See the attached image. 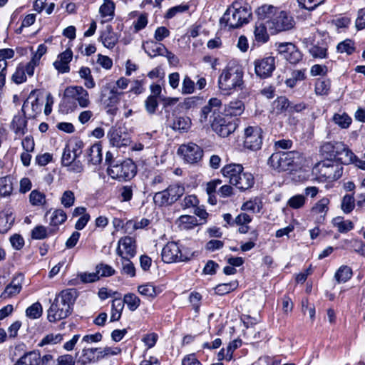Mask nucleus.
Wrapping results in <instances>:
<instances>
[{"instance_id": "nucleus-1", "label": "nucleus", "mask_w": 365, "mask_h": 365, "mask_svg": "<svg viewBox=\"0 0 365 365\" xmlns=\"http://www.w3.org/2000/svg\"><path fill=\"white\" fill-rule=\"evenodd\" d=\"M77 298L75 289L61 291L54 299L48 310V319L54 322L68 317L72 312V306Z\"/></svg>"}, {"instance_id": "nucleus-2", "label": "nucleus", "mask_w": 365, "mask_h": 365, "mask_svg": "<svg viewBox=\"0 0 365 365\" xmlns=\"http://www.w3.org/2000/svg\"><path fill=\"white\" fill-rule=\"evenodd\" d=\"M243 71L240 66L229 64L225 68L218 78V86L225 94H230L243 88Z\"/></svg>"}, {"instance_id": "nucleus-3", "label": "nucleus", "mask_w": 365, "mask_h": 365, "mask_svg": "<svg viewBox=\"0 0 365 365\" xmlns=\"http://www.w3.org/2000/svg\"><path fill=\"white\" fill-rule=\"evenodd\" d=\"M252 14L247 6L240 2H234L226 10L220 20L221 26L236 29L249 22Z\"/></svg>"}, {"instance_id": "nucleus-4", "label": "nucleus", "mask_w": 365, "mask_h": 365, "mask_svg": "<svg viewBox=\"0 0 365 365\" xmlns=\"http://www.w3.org/2000/svg\"><path fill=\"white\" fill-rule=\"evenodd\" d=\"M108 175L119 181L130 180L136 175L137 168L131 159H126L110 165L107 169Z\"/></svg>"}, {"instance_id": "nucleus-5", "label": "nucleus", "mask_w": 365, "mask_h": 365, "mask_svg": "<svg viewBox=\"0 0 365 365\" xmlns=\"http://www.w3.org/2000/svg\"><path fill=\"white\" fill-rule=\"evenodd\" d=\"M184 192L183 186L178 184L170 185L163 190L155 192L153 202L158 207L170 206L177 202Z\"/></svg>"}, {"instance_id": "nucleus-6", "label": "nucleus", "mask_w": 365, "mask_h": 365, "mask_svg": "<svg viewBox=\"0 0 365 365\" xmlns=\"http://www.w3.org/2000/svg\"><path fill=\"white\" fill-rule=\"evenodd\" d=\"M295 152H277L268 159V165L277 172L292 170L294 168Z\"/></svg>"}, {"instance_id": "nucleus-7", "label": "nucleus", "mask_w": 365, "mask_h": 365, "mask_svg": "<svg viewBox=\"0 0 365 365\" xmlns=\"http://www.w3.org/2000/svg\"><path fill=\"white\" fill-rule=\"evenodd\" d=\"M63 98L68 103L76 101L81 108H87L91 104L88 92L80 86L67 87L64 91Z\"/></svg>"}, {"instance_id": "nucleus-8", "label": "nucleus", "mask_w": 365, "mask_h": 365, "mask_svg": "<svg viewBox=\"0 0 365 365\" xmlns=\"http://www.w3.org/2000/svg\"><path fill=\"white\" fill-rule=\"evenodd\" d=\"M245 147L257 150L261 148L262 144V130L257 125L249 126L245 130Z\"/></svg>"}, {"instance_id": "nucleus-9", "label": "nucleus", "mask_w": 365, "mask_h": 365, "mask_svg": "<svg viewBox=\"0 0 365 365\" xmlns=\"http://www.w3.org/2000/svg\"><path fill=\"white\" fill-rule=\"evenodd\" d=\"M53 361V356L46 354L41 356L36 351L24 354L14 365H47Z\"/></svg>"}, {"instance_id": "nucleus-10", "label": "nucleus", "mask_w": 365, "mask_h": 365, "mask_svg": "<svg viewBox=\"0 0 365 365\" xmlns=\"http://www.w3.org/2000/svg\"><path fill=\"white\" fill-rule=\"evenodd\" d=\"M319 167L320 176L328 181L338 180L343 173V166L338 163L329 161L319 164Z\"/></svg>"}, {"instance_id": "nucleus-11", "label": "nucleus", "mask_w": 365, "mask_h": 365, "mask_svg": "<svg viewBox=\"0 0 365 365\" xmlns=\"http://www.w3.org/2000/svg\"><path fill=\"white\" fill-rule=\"evenodd\" d=\"M211 127L217 135L223 138L232 133L237 128L236 124L230 118L222 114L213 119Z\"/></svg>"}, {"instance_id": "nucleus-12", "label": "nucleus", "mask_w": 365, "mask_h": 365, "mask_svg": "<svg viewBox=\"0 0 365 365\" xmlns=\"http://www.w3.org/2000/svg\"><path fill=\"white\" fill-rule=\"evenodd\" d=\"M178 153L183 157L185 161L191 164L199 162L203 156L202 149L192 143L180 145Z\"/></svg>"}, {"instance_id": "nucleus-13", "label": "nucleus", "mask_w": 365, "mask_h": 365, "mask_svg": "<svg viewBox=\"0 0 365 365\" xmlns=\"http://www.w3.org/2000/svg\"><path fill=\"white\" fill-rule=\"evenodd\" d=\"M162 259L166 263H172L175 262L187 261L188 258L185 257L178 245L175 242H169L163 248Z\"/></svg>"}, {"instance_id": "nucleus-14", "label": "nucleus", "mask_w": 365, "mask_h": 365, "mask_svg": "<svg viewBox=\"0 0 365 365\" xmlns=\"http://www.w3.org/2000/svg\"><path fill=\"white\" fill-rule=\"evenodd\" d=\"M136 240L134 237L125 236L118 242L116 254L120 257L133 258L137 253Z\"/></svg>"}, {"instance_id": "nucleus-15", "label": "nucleus", "mask_w": 365, "mask_h": 365, "mask_svg": "<svg viewBox=\"0 0 365 365\" xmlns=\"http://www.w3.org/2000/svg\"><path fill=\"white\" fill-rule=\"evenodd\" d=\"M256 75L260 78L271 76L275 69V58L272 56L256 60L254 63Z\"/></svg>"}, {"instance_id": "nucleus-16", "label": "nucleus", "mask_w": 365, "mask_h": 365, "mask_svg": "<svg viewBox=\"0 0 365 365\" xmlns=\"http://www.w3.org/2000/svg\"><path fill=\"white\" fill-rule=\"evenodd\" d=\"M121 94L123 93L119 92L116 87L107 83L101 91V101L106 107H113L119 102Z\"/></svg>"}, {"instance_id": "nucleus-17", "label": "nucleus", "mask_w": 365, "mask_h": 365, "mask_svg": "<svg viewBox=\"0 0 365 365\" xmlns=\"http://www.w3.org/2000/svg\"><path fill=\"white\" fill-rule=\"evenodd\" d=\"M278 51L290 63L295 64L302 60V55L301 52L293 43H280L278 46Z\"/></svg>"}, {"instance_id": "nucleus-18", "label": "nucleus", "mask_w": 365, "mask_h": 365, "mask_svg": "<svg viewBox=\"0 0 365 365\" xmlns=\"http://www.w3.org/2000/svg\"><path fill=\"white\" fill-rule=\"evenodd\" d=\"M273 28L277 32L287 31L294 26L293 18L285 11H280L278 16L272 21Z\"/></svg>"}, {"instance_id": "nucleus-19", "label": "nucleus", "mask_w": 365, "mask_h": 365, "mask_svg": "<svg viewBox=\"0 0 365 365\" xmlns=\"http://www.w3.org/2000/svg\"><path fill=\"white\" fill-rule=\"evenodd\" d=\"M108 138L110 144L118 148L127 146L130 143L128 133L123 132L120 128H111L108 133Z\"/></svg>"}, {"instance_id": "nucleus-20", "label": "nucleus", "mask_w": 365, "mask_h": 365, "mask_svg": "<svg viewBox=\"0 0 365 365\" xmlns=\"http://www.w3.org/2000/svg\"><path fill=\"white\" fill-rule=\"evenodd\" d=\"M72 58L73 52L68 48L58 56L57 59L53 62V66L59 73H68L70 71L69 63Z\"/></svg>"}, {"instance_id": "nucleus-21", "label": "nucleus", "mask_w": 365, "mask_h": 365, "mask_svg": "<svg viewBox=\"0 0 365 365\" xmlns=\"http://www.w3.org/2000/svg\"><path fill=\"white\" fill-rule=\"evenodd\" d=\"M24 275L17 274L13 278L12 281L5 287L4 292L1 294V297L4 299L10 298L19 294L22 288V282Z\"/></svg>"}, {"instance_id": "nucleus-22", "label": "nucleus", "mask_w": 365, "mask_h": 365, "mask_svg": "<svg viewBox=\"0 0 365 365\" xmlns=\"http://www.w3.org/2000/svg\"><path fill=\"white\" fill-rule=\"evenodd\" d=\"M31 94L29 98L24 101L21 109L24 115L27 116L29 118H35L38 114L41 113L42 107V103L39 102L38 98H36L32 101H29V99L31 98Z\"/></svg>"}, {"instance_id": "nucleus-23", "label": "nucleus", "mask_w": 365, "mask_h": 365, "mask_svg": "<svg viewBox=\"0 0 365 365\" xmlns=\"http://www.w3.org/2000/svg\"><path fill=\"white\" fill-rule=\"evenodd\" d=\"M329 202L330 201L327 197H323L312 207V212L319 215L316 219L317 223H324L325 217L329 210Z\"/></svg>"}, {"instance_id": "nucleus-24", "label": "nucleus", "mask_w": 365, "mask_h": 365, "mask_svg": "<svg viewBox=\"0 0 365 365\" xmlns=\"http://www.w3.org/2000/svg\"><path fill=\"white\" fill-rule=\"evenodd\" d=\"M98 355V348L87 347L86 346H83L81 355L79 356L78 362L81 363V365L94 363L100 360Z\"/></svg>"}, {"instance_id": "nucleus-25", "label": "nucleus", "mask_w": 365, "mask_h": 365, "mask_svg": "<svg viewBox=\"0 0 365 365\" xmlns=\"http://www.w3.org/2000/svg\"><path fill=\"white\" fill-rule=\"evenodd\" d=\"M344 149V144L342 142H327L322 146L320 151L327 158H334L339 151Z\"/></svg>"}, {"instance_id": "nucleus-26", "label": "nucleus", "mask_w": 365, "mask_h": 365, "mask_svg": "<svg viewBox=\"0 0 365 365\" xmlns=\"http://www.w3.org/2000/svg\"><path fill=\"white\" fill-rule=\"evenodd\" d=\"M86 157L88 163L92 165H98L103 160L102 148L99 143H95L91 145L86 151Z\"/></svg>"}, {"instance_id": "nucleus-27", "label": "nucleus", "mask_w": 365, "mask_h": 365, "mask_svg": "<svg viewBox=\"0 0 365 365\" xmlns=\"http://www.w3.org/2000/svg\"><path fill=\"white\" fill-rule=\"evenodd\" d=\"M143 48L151 58L157 56H164V52L166 51V47L163 44L154 41H146L143 44Z\"/></svg>"}, {"instance_id": "nucleus-28", "label": "nucleus", "mask_w": 365, "mask_h": 365, "mask_svg": "<svg viewBox=\"0 0 365 365\" xmlns=\"http://www.w3.org/2000/svg\"><path fill=\"white\" fill-rule=\"evenodd\" d=\"M104 46L108 48H113L118 43V37L110 26H106V29L102 32L100 36Z\"/></svg>"}, {"instance_id": "nucleus-29", "label": "nucleus", "mask_w": 365, "mask_h": 365, "mask_svg": "<svg viewBox=\"0 0 365 365\" xmlns=\"http://www.w3.org/2000/svg\"><path fill=\"white\" fill-rule=\"evenodd\" d=\"M242 171L243 167L240 164L226 165L221 170L222 175L229 178L230 183L232 185Z\"/></svg>"}, {"instance_id": "nucleus-30", "label": "nucleus", "mask_w": 365, "mask_h": 365, "mask_svg": "<svg viewBox=\"0 0 365 365\" xmlns=\"http://www.w3.org/2000/svg\"><path fill=\"white\" fill-rule=\"evenodd\" d=\"M254 184V177L250 173H244L243 171L239 175L236 180L233 182V185L236 186L238 189L246 190Z\"/></svg>"}, {"instance_id": "nucleus-31", "label": "nucleus", "mask_w": 365, "mask_h": 365, "mask_svg": "<svg viewBox=\"0 0 365 365\" xmlns=\"http://www.w3.org/2000/svg\"><path fill=\"white\" fill-rule=\"evenodd\" d=\"M26 117L20 115H15L11 122V129L16 135V138H20L24 135L27 131V120Z\"/></svg>"}, {"instance_id": "nucleus-32", "label": "nucleus", "mask_w": 365, "mask_h": 365, "mask_svg": "<svg viewBox=\"0 0 365 365\" xmlns=\"http://www.w3.org/2000/svg\"><path fill=\"white\" fill-rule=\"evenodd\" d=\"M169 125L174 130L187 131L190 128L191 120L187 116H176Z\"/></svg>"}, {"instance_id": "nucleus-33", "label": "nucleus", "mask_w": 365, "mask_h": 365, "mask_svg": "<svg viewBox=\"0 0 365 365\" xmlns=\"http://www.w3.org/2000/svg\"><path fill=\"white\" fill-rule=\"evenodd\" d=\"M272 108L276 114L289 113V110H290V101L285 96H279L273 101Z\"/></svg>"}, {"instance_id": "nucleus-34", "label": "nucleus", "mask_w": 365, "mask_h": 365, "mask_svg": "<svg viewBox=\"0 0 365 365\" xmlns=\"http://www.w3.org/2000/svg\"><path fill=\"white\" fill-rule=\"evenodd\" d=\"M220 115V113H217L214 110L210 108V107L205 106L200 110L199 120L202 124H210L212 125L213 119Z\"/></svg>"}, {"instance_id": "nucleus-35", "label": "nucleus", "mask_w": 365, "mask_h": 365, "mask_svg": "<svg viewBox=\"0 0 365 365\" xmlns=\"http://www.w3.org/2000/svg\"><path fill=\"white\" fill-rule=\"evenodd\" d=\"M356 158L355 154L349 150L346 145H344V149L339 151L336 156L335 160L341 163V164L349 165L353 163L354 160Z\"/></svg>"}, {"instance_id": "nucleus-36", "label": "nucleus", "mask_w": 365, "mask_h": 365, "mask_svg": "<svg viewBox=\"0 0 365 365\" xmlns=\"http://www.w3.org/2000/svg\"><path fill=\"white\" fill-rule=\"evenodd\" d=\"M78 149L73 148L72 150L68 147L66 146L63 152L62 155V165L63 166H69L72 164L74 160L78 157L81 152L77 153Z\"/></svg>"}, {"instance_id": "nucleus-37", "label": "nucleus", "mask_w": 365, "mask_h": 365, "mask_svg": "<svg viewBox=\"0 0 365 365\" xmlns=\"http://www.w3.org/2000/svg\"><path fill=\"white\" fill-rule=\"evenodd\" d=\"M178 222L182 230H190L198 225L203 224V222H199L197 218L192 215H182L178 218Z\"/></svg>"}, {"instance_id": "nucleus-38", "label": "nucleus", "mask_w": 365, "mask_h": 365, "mask_svg": "<svg viewBox=\"0 0 365 365\" xmlns=\"http://www.w3.org/2000/svg\"><path fill=\"white\" fill-rule=\"evenodd\" d=\"M332 223L341 233H346L354 228V224L350 220H344L343 217H336L332 220Z\"/></svg>"}, {"instance_id": "nucleus-39", "label": "nucleus", "mask_w": 365, "mask_h": 365, "mask_svg": "<svg viewBox=\"0 0 365 365\" xmlns=\"http://www.w3.org/2000/svg\"><path fill=\"white\" fill-rule=\"evenodd\" d=\"M124 302L120 299H115L112 301L110 322H116L120 319Z\"/></svg>"}, {"instance_id": "nucleus-40", "label": "nucleus", "mask_w": 365, "mask_h": 365, "mask_svg": "<svg viewBox=\"0 0 365 365\" xmlns=\"http://www.w3.org/2000/svg\"><path fill=\"white\" fill-rule=\"evenodd\" d=\"M255 41L259 43H264L269 39V35L267 31V28L262 22H257L255 29Z\"/></svg>"}, {"instance_id": "nucleus-41", "label": "nucleus", "mask_w": 365, "mask_h": 365, "mask_svg": "<svg viewBox=\"0 0 365 365\" xmlns=\"http://www.w3.org/2000/svg\"><path fill=\"white\" fill-rule=\"evenodd\" d=\"M352 276L351 269L346 265L341 266L335 273L334 277L336 280L340 282H346Z\"/></svg>"}, {"instance_id": "nucleus-42", "label": "nucleus", "mask_w": 365, "mask_h": 365, "mask_svg": "<svg viewBox=\"0 0 365 365\" xmlns=\"http://www.w3.org/2000/svg\"><path fill=\"white\" fill-rule=\"evenodd\" d=\"M245 110V106L242 101L236 100L231 101L227 107L226 111L230 115H240Z\"/></svg>"}, {"instance_id": "nucleus-43", "label": "nucleus", "mask_w": 365, "mask_h": 365, "mask_svg": "<svg viewBox=\"0 0 365 365\" xmlns=\"http://www.w3.org/2000/svg\"><path fill=\"white\" fill-rule=\"evenodd\" d=\"M277 8L272 5L264 4L259 6L256 13L259 19H269L276 14Z\"/></svg>"}, {"instance_id": "nucleus-44", "label": "nucleus", "mask_w": 365, "mask_h": 365, "mask_svg": "<svg viewBox=\"0 0 365 365\" xmlns=\"http://www.w3.org/2000/svg\"><path fill=\"white\" fill-rule=\"evenodd\" d=\"M262 207V202L257 199L255 198L253 200H250L245 202L242 207V210L251 212L252 213L259 212Z\"/></svg>"}, {"instance_id": "nucleus-45", "label": "nucleus", "mask_w": 365, "mask_h": 365, "mask_svg": "<svg viewBox=\"0 0 365 365\" xmlns=\"http://www.w3.org/2000/svg\"><path fill=\"white\" fill-rule=\"evenodd\" d=\"M115 4L110 0H105L104 3L101 6L99 12L102 17H109L113 19L114 16Z\"/></svg>"}, {"instance_id": "nucleus-46", "label": "nucleus", "mask_w": 365, "mask_h": 365, "mask_svg": "<svg viewBox=\"0 0 365 365\" xmlns=\"http://www.w3.org/2000/svg\"><path fill=\"white\" fill-rule=\"evenodd\" d=\"M13 191L11 180L9 177L0 178V196H9Z\"/></svg>"}, {"instance_id": "nucleus-47", "label": "nucleus", "mask_w": 365, "mask_h": 365, "mask_svg": "<svg viewBox=\"0 0 365 365\" xmlns=\"http://www.w3.org/2000/svg\"><path fill=\"white\" fill-rule=\"evenodd\" d=\"M67 219L66 213L61 209L54 210L50 220V225L58 227L63 224Z\"/></svg>"}, {"instance_id": "nucleus-48", "label": "nucleus", "mask_w": 365, "mask_h": 365, "mask_svg": "<svg viewBox=\"0 0 365 365\" xmlns=\"http://www.w3.org/2000/svg\"><path fill=\"white\" fill-rule=\"evenodd\" d=\"M150 223L148 219L143 218L140 221L129 220L125 225V232L134 231L147 227Z\"/></svg>"}, {"instance_id": "nucleus-49", "label": "nucleus", "mask_w": 365, "mask_h": 365, "mask_svg": "<svg viewBox=\"0 0 365 365\" xmlns=\"http://www.w3.org/2000/svg\"><path fill=\"white\" fill-rule=\"evenodd\" d=\"M335 124L338 125L341 128L345 129L349 127L351 123V118L346 114L336 113L332 118Z\"/></svg>"}, {"instance_id": "nucleus-50", "label": "nucleus", "mask_w": 365, "mask_h": 365, "mask_svg": "<svg viewBox=\"0 0 365 365\" xmlns=\"http://www.w3.org/2000/svg\"><path fill=\"white\" fill-rule=\"evenodd\" d=\"M355 207V200L352 195H345L341 200V208L345 214L350 213Z\"/></svg>"}, {"instance_id": "nucleus-51", "label": "nucleus", "mask_w": 365, "mask_h": 365, "mask_svg": "<svg viewBox=\"0 0 365 365\" xmlns=\"http://www.w3.org/2000/svg\"><path fill=\"white\" fill-rule=\"evenodd\" d=\"M237 285L238 283L237 281L220 284L215 288V291L217 294L224 295L235 290L237 287Z\"/></svg>"}, {"instance_id": "nucleus-52", "label": "nucleus", "mask_w": 365, "mask_h": 365, "mask_svg": "<svg viewBox=\"0 0 365 365\" xmlns=\"http://www.w3.org/2000/svg\"><path fill=\"white\" fill-rule=\"evenodd\" d=\"M138 290L140 294L149 297H155L160 293V289L150 283L139 286Z\"/></svg>"}, {"instance_id": "nucleus-53", "label": "nucleus", "mask_w": 365, "mask_h": 365, "mask_svg": "<svg viewBox=\"0 0 365 365\" xmlns=\"http://www.w3.org/2000/svg\"><path fill=\"white\" fill-rule=\"evenodd\" d=\"M305 78L304 70H295L291 73V77L286 80L285 83L289 88H293L297 81H303Z\"/></svg>"}, {"instance_id": "nucleus-54", "label": "nucleus", "mask_w": 365, "mask_h": 365, "mask_svg": "<svg viewBox=\"0 0 365 365\" xmlns=\"http://www.w3.org/2000/svg\"><path fill=\"white\" fill-rule=\"evenodd\" d=\"M130 259L128 257H121V273L133 277L135 275V268Z\"/></svg>"}, {"instance_id": "nucleus-55", "label": "nucleus", "mask_w": 365, "mask_h": 365, "mask_svg": "<svg viewBox=\"0 0 365 365\" xmlns=\"http://www.w3.org/2000/svg\"><path fill=\"white\" fill-rule=\"evenodd\" d=\"M124 304H126L130 311H135L140 305V299L134 294H127L124 296Z\"/></svg>"}, {"instance_id": "nucleus-56", "label": "nucleus", "mask_w": 365, "mask_h": 365, "mask_svg": "<svg viewBox=\"0 0 365 365\" xmlns=\"http://www.w3.org/2000/svg\"><path fill=\"white\" fill-rule=\"evenodd\" d=\"M43 313L42 306L39 302H35L26 310V314L31 319H37Z\"/></svg>"}, {"instance_id": "nucleus-57", "label": "nucleus", "mask_w": 365, "mask_h": 365, "mask_svg": "<svg viewBox=\"0 0 365 365\" xmlns=\"http://www.w3.org/2000/svg\"><path fill=\"white\" fill-rule=\"evenodd\" d=\"M63 340V335L61 334H49L44 336L38 346H43L47 344H56Z\"/></svg>"}, {"instance_id": "nucleus-58", "label": "nucleus", "mask_w": 365, "mask_h": 365, "mask_svg": "<svg viewBox=\"0 0 365 365\" xmlns=\"http://www.w3.org/2000/svg\"><path fill=\"white\" fill-rule=\"evenodd\" d=\"M300 8L309 11L315 9L324 2L325 0H297Z\"/></svg>"}, {"instance_id": "nucleus-59", "label": "nucleus", "mask_w": 365, "mask_h": 365, "mask_svg": "<svg viewBox=\"0 0 365 365\" xmlns=\"http://www.w3.org/2000/svg\"><path fill=\"white\" fill-rule=\"evenodd\" d=\"M47 228L43 225H38L35 227L31 233V237L34 240H43L48 237Z\"/></svg>"}, {"instance_id": "nucleus-60", "label": "nucleus", "mask_w": 365, "mask_h": 365, "mask_svg": "<svg viewBox=\"0 0 365 365\" xmlns=\"http://www.w3.org/2000/svg\"><path fill=\"white\" fill-rule=\"evenodd\" d=\"M330 88V83L329 81L324 79H318L315 83V92L318 95H326Z\"/></svg>"}, {"instance_id": "nucleus-61", "label": "nucleus", "mask_w": 365, "mask_h": 365, "mask_svg": "<svg viewBox=\"0 0 365 365\" xmlns=\"http://www.w3.org/2000/svg\"><path fill=\"white\" fill-rule=\"evenodd\" d=\"M11 80L16 84L22 83L26 81L25 69L23 65H19L17 66L16 71L11 76Z\"/></svg>"}, {"instance_id": "nucleus-62", "label": "nucleus", "mask_w": 365, "mask_h": 365, "mask_svg": "<svg viewBox=\"0 0 365 365\" xmlns=\"http://www.w3.org/2000/svg\"><path fill=\"white\" fill-rule=\"evenodd\" d=\"M61 202L66 208L72 207L75 202V195L73 191H65L61 198Z\"/></svg>"}, {"instance_id": "nucleus-63", "label": "nucleus", "mask_w": 365, "mask_h": 365, "mask_svg": "<svg viewBox=\"0 0 365 365\" xmlns=\"http://www.w3.org/2000/svg\"><path fill=\"white\" fill-rule=\"evenodd\" d=\"M47 365H75L73 357L70 354L59 356L56 360L49 362Z\"/></svg>"}, {"instance_id": "nucleus-64", "label": "nucleus", "mask_w": 365, "mask_h": 365, "mask_svg": "<svg viewBox=\"0 0 365 365\" xmlns=\"http://www.w3.org/2000/svg\"><path fill=\"white\" fill-rule=\"evenodd\" d=\"M306 197L302 195H297L292 197L287 202V205L293 209H299L304 206Z\"/></svg>"}]
</instances>
